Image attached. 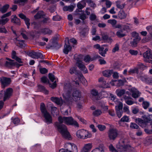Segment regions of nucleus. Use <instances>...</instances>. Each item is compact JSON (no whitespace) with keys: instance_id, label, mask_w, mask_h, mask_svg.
<instances>
[{"instance_id":"cd10ccee","label":"nucleus","mask_w":152,"mask_h":152,"mask_svg":"<svg viewBox=\"0 0 152 152\" xmlns=\"http://www.w3.org/2000/svg\"><path fill=\"white\" fill-rule=\"evenodd\" d=\"M118 30L116 33V34L117 36L120 38H121L125 36L126 34V33L124 30L122 28Z\"/></svg>"},{"instance_id":"4be33fe9","label":"nucleus","mask_w":152,"mask_h":152,"mask_svg":"<svg viewBox=\"0 0 152 152\" xmlns=\"http://www.w3.org/2000/svg\"><path fill=\"white\" fill-rule=\"evenodd\" d=\"M143 57L145 59H150L152 57V51L151 49H148L143 54Z\"/></svg>"},{"instance_id":"f03ea898","label":"nucleus","mask_w":152,"mask_h":152,"mask_svg":"<svg viewBox=\"0 0 152 152\" xmlns=\"http://www.w3.org/2000/svg\"><path fill=\"white\" fill-rule=\"evenodd\" d=\"M58 121L61 123H64L68 125H73L75 126L79 127V124L72 117L59 116L58 118Z\"/></svg>"},{"instance_id":"09e8293b","label":"nucleus","mask_w":152,"mask_h":152,"mask_svg":"<svg viewBox=\"0 0 152 152\" xmlns=\"http://www.w3.org/2000/svg\"><path fill=\"white\" fill-rule=\"evenodd\" d=\"M150 78L147 77V76L144 75L140 78V79L142 81L147 82V81H149Z\"/></svg>"},{"instance_id":"338daca9","label":"nucleus","mask_w":152,"mask_h":152,"mask_svg":"<svg viewBox=\"0 0 152 152\" xmlns=\"http://www.w3.org/2000/svg\"><path fill=\"white\" fill-rule=\"evenodd\" d=\"M109 148L111 151L112 152H118L117 150L111 144L109 146Z\"/></svg>"},{"instance_id":"c85d7f7f","label":"nucleus","mask_w":152,"mask_h":152,"mask_svg":"<svg viewBox=\"0 0 152 152\" xmlns=\"http://www.w3.org/2000/svg\"><path fill=\"white\" fill-rule=\"evenodd\" d=\"M102 39L106 42L108 43H111L112 39L110 37H109L105 33H103L102 34Z\"/></svg>"},{"instance_id":"39448f33","label":"nucleus","mask_w":152,"mask_h":152,"mask_svg":"<svg viewBox=\"0 0 152 152\" xmlns=\"http://www.w3.org/2000/svg\"><path fill=\"white\" fill-rule=\"evenodd\" d=\"M132 37L135 38L133 40L130 41V45L132 47H135L137 46V44L140 40V37L139 36L138 34L135 31H134L132 33Z\"/></svg>"},{"instance_id":"f3484780","label":"nucleus","mask_w":152,"mask_h":152,"mask_svg":"<svg viewBox=\"0 0 152 152\" xmlns=\"http://www.w3.org/2000/svg\"><path fill=\"white\" fill-rule=\"evenodd\" d=\"M76 67H72L69 69V72L71 75L75 74L76 75L79 76L80 77L83 76V75L80 73L79 71L77 70Z\"/></svg>"},{"instance_id":"c9c22d12","label":"nucleus","mask_w":152,"mask_h":152,"mask_svg":"<svg viewBox=\"0 0 152 152\" xmlns=\"http://www.w3.org/2000/svg\"><path fill=\"white\" fill-rule=\"evenodd\" d=\"M9 5L6 4L4 5L2 7L0 8V11L2 13H4L7 12L9 7Z\"/></svg>"},{"instance_id":"ea45409f","label":"nucleus","mask_w":152,"mask_h":152,"mask_svg":"<svg viewBox=\"0 0 152 152\" xmlns=\"http://www.w3.org/2000/svg\"><path fill=\"white\" fill-rule=\"evenodd\" d=\"M81 55H80L78 56L77 55H75L74 57V59L77 61V64L80 63V62H81Z\"/></svg>"},{"instance_id":"f704fd0d","label":"nucleus","mask_w":152,"mask_h":152,"mask_svg":"<svg viewBox=\"0 0 152 152\" xmlns=\"http://www.w3.org/2000/svg\"><path fill=\"white\" fill-rule=\"evenodd\" d=\"M126 14L123 11L119 12L118 14V17L121 19L125 18L126 17Z\"/></svg>"},{"instance_id":"6e6d98bb","label":"nucleus","mask_w":152,"mask_h":152,"mask_svg":"<svg viewBox=\"0 0 152 152\" xmlns=\"http://www.w3.org/2000/svg\"><path fill=\"white\" fill-rule=\"evenodd\" d=\"M40 72L42 74H45L48 72V70L45 68H42L39 69Z\"/></svg>"},{"instance_id":"f8f14e48","label":"nucleus","mask_w":152,"mask_h":152,"mask_svg":"<svg viewBox=\"0 0 152 152\" xmlns=\"http://www.w3.org/2000/svg\"><path fill=\"white\" fill-rule=\"evenodd\" d=\"M91 97L94 101H95L100 99L98 91L96 89H92L91 91Z\"/></svg>"},{"instance_id":"412c9836","label":"nucleus","mask_w":152,"mask_h":152,"mask_svg":"<svg viewBox=\"0 0 152 152\" xmlns=\"http://www.w3.org/2000/svg\"><path fill=\"white\" fill-rule=\"evenodd\" d=\"M77 66L79 69L85 73H86L88 72V71L85 65L83 64L82 61L80 62V63L77 64Z\"/></svg>"},{"instance_id":"a211bd4d","label":"nucleus","mask_w":152,"mask_h":152,"mask_svg":"<svg viewBox=\"0 0 152 152\" xmlns=\"http://www.w3.org/2000/svg\"><path fill=\"white\" fill-rule=\"evenodd\" d=\"M73 100L76 101L80 100L81 94L80 92L77 90L75 91L72 94Z\"/></svg>"},{"instance_id":"bf43d9fd","label":"nucleus","mask_w":152,"mask_h":152,"mask_svg":"<svg viewBox=\"0 0 152 152\" xmlns=\"http://www.w3.org/2000/svg\"><path fill=\"white\" fill-rule=\"evenodd\" d=\"M119 50V45L118 44H116L115 45V46L112 50V52L113 53H115L116 52L118 51Z\"/></svg>"},{"instance_id":"2f4dec72","label":"nucleus","mask_w":152,"mask_h":152,"mask_svg":"<svg viewBox=\"0 0 152 152\" xmlns=\"http://www.w3.org/2000/svg\"><path fill=\"white\" fill-rule=\"evenodd\" d=\"M113 73V70H108L103 71L102 73L104 76L106 77H110Z\"/></svg>"},{"instance_id":"37998d69","label":"nucleus","mask_w":152,"mask_h":152,"mask_svg":"<svg viewBox=\"0 0 152 152\" xmlns=\"http://www.w3.org/2000/svg\"><path fill=\"white\" fill-rule=\"evenodd\" d=\"M86 132L85 134H84V139H86L88 138H90L92 136L91 134L89 133L88 131L86 130Z\"/></svg>"},{"instance_id":"864d4df0","label":"nucleus","mask_w":152,"mask_h":152,"mask_svg":"<svg viewBox=\"0 0 152 152\" xmlns=\"http://www.w3.org/2000/svg\"><path fill=\"white\" fill-rule=\"evenodd\" d=\"M129 52L132 55L136 56L138 54V51L136 50L131 49L129 50Z\"/></svg>"},{"instance_id":"680f3d73","label":"nucleus","mask_w":152,"mask_h":152,"mask_svg":"<svg viewBox=\"0 0 152 152\" xmlns=\"http://www.w3.org/2000/svg\"><path fill=\"white\" fill-rule=\"evenodd\" d=\"M125 92V91L124 90H121L118 91L117 93V95L118 96L120 97L123 95L124 94Z\"/></svg>"},{"instance_id":"6e6552de","label":"nucleus","mask_w":152,"mask_h":152,"mask_svg":"<svg viewBox=\"0 0 152 152\" xmlns=\"http://www.w3.org/2000/svg\"><path fill=\"white\" fill-rule=\"evenodd\" d=\"M150 121V119L147 117L144 120L140 118L135 119L136 122L142 128L146 127L148 126V123Z\"/></svg>"},{"instance_id":"aec40b11","label":"nucleus","mask_w":152,"mask_h":152,"mask_svg":"<svg viewBox=\"0 0 152 152\" xmlns=\"http://www.w3.org/2000/svg\"><path fill=\"white\" fill-rule=\"evenodd\" d=\"M86 132V130L84 129L79 130L76 132L77 136L79 138L84 139V134Z\"/></svg>"},{"instance_id":"f257e3e1","label":"nucleus","mask_w":152,"mask_h":152,"mask_svg":"<svg viewBox=\"0 0 152 152\" xmlns=\"http://www.w3.org/2000/svg\"><path fill=\"white\" fill-rule=\"evenodd\" d=\"M63 123L56 122L54 124L55 126L58 131L64 138L70 139L71 136L68 132L67 127L65 125L63 124Z\"/></svg>"},{"instance_id":"6ab92c4d","label":"nucleus","mask_w":152,"mask_h":152,"mask_svg":"<svg viewBox=\"0 0 152 152\" xmlns=\"http://www.w3.org/2000/svg\"><path fill=\"white\" fill-rule=\"evenodd\" d=\"M132 93V96L134 98H136L139 97L140 94V93L136 88H133L131 89Z\"/></svg>"},{"instance_id":"2eb2a0df","label":"nucleus","mask_w":152,"mask_h":152,"mask_svg":"<svg viewBox=\"0 0 152 152\" xmlns=\"http://www.w3.org/2000/svg\"><path fill=\"white\" fill-rule=\"evenodd\" d=\"M123 99L125 102L128 105H132L134 103V102L131 100L132 97L129 96L124 95L123 96Z\"/></svg>"},{"instance_id":"a19ab883","label":"nucleus","mask_w":152,"mask_h":152,"mask_svg":"<svg viewBox=\"0 0 152 152\" xmlns=\"http://www.w3.org/2000/svg\"><path fill=\"white\" fill-rule=\"evenodd\" d=\"M142 106L144 109H147L149 106L150 103L147 101H143L142 103Z\"/></svg>"},{"instance_id":"bb28decb","label":"nucleus","mask_w":152,"mask_h":152,"mask_svg":"<svg viewBox=\"0 0 152 152\" xmlns=\"http://www.w3.org/2000/svg\"><path fill=\"white\" fill-rule=\"evenodd\" d=\"M104 145L102 144H100L98 147L96 148L91 152H104Z\"/></svg>"},{"instance_id":"7c9ffc66","label":"nucleus","mask_w":152,"mask_h":152,"mask_svg":"<svg viewBox=\"0 0 152 152\" xmlns=\"http://www.w3.org/2000/svg\"><path fill=\"white\" fill-rule=\"evenodd\" d=\"M39 90L40 92H42L45 94H48V91L46 89L45 87L41 85H39L38 86Z\"/></svg>"},{"instance_id":"20e7f679","label":"nucleus","mask_w":152,"mask_h":152,"mask_svg":"<svg viewBox=\"0 0 152 152\" xmlns=\"http://www.w3.org/2000/svg\"><path fill=\"white\" fill-rule=\"evenodd\" d=\"M125 139L122 137L120 139L118 143L116 145V148L118 151L121 152H124L126 149L129 145H125Z\"/></svg>"},{"instance_id":"49530a36","label":"nucleus","mask_w":152,"mask_h":152,"mask_svg":"<svg viewBox=\"0 0 152 152\" xmlns=\"http://www.w3.org/2000/svg\"><path fill=\"white\" fill-rule=\"evenodd\" d=\"M138 70L137 68H134L133 69H131L128 72L129 74L137 73H138Z\"/></svg>"},{"instance_id":"8fccbe9b","label":"nucleus","mask_w":152,"mask_h":152,"mask_svg":"<svg viewBox=\"0 0 152 152\" xmlns=\"http://www.w3.org/2000/svg\"><path fill=\"white\" fill-rule=\"evenodd\" d=\"M41 81L44 83H49V81L48 78L45 76L42 77L41 78Z\"/></svg>"},{"instance_id":"c756f323","label":"nucleus","mask_w":152,"mask_h":152,"mask_svg":"<svg viewBox=\"0 0 152 152\" xmlns=\"http://www.w3.org/2000/svg\"><path fill=\"white\" fill-rule=\"evenodd\" d=\"M115 27L116 28H122L124 31L129 29V26L126 25L117 24Z\"/></svg>"},{"instance_id":"9b49d317","label":"nucleus","mask_w":152,"mask_h":152,"mask_svg":"<svg viewBox=\"0 0 152 152\" xmlns=\"http://www.w3.org/2000/svg\"><path fill=\"white\" fill-rule=\"evenodd\" d=\"M42 115L44 118L43 121L47 124H49L52 123V117L49 112H47L42 114Z\"/></svg>"},{"instance_id":"4d7b16f0","label":"nucleus","mask_w":152,"mask_h":152,"mask_svg":"<svg viewBox=\"0 0 152 152\" xmlns=\"http://www.w3.org/2000/svg\"><path fill=\"white\" fill-rule=\"evenodd\" d=\"M116 113L119 118H120L122 116L123 112L122 110H116Z\"/></svg>"},{"instance_id":"393cba45","label":"nucleus","mask_w":152,"mask_h":152,"mask_svg":"<svg viewBox=\"0 0 152 152\" xmlns=\"http://www.w3.org/2000/svg\"><path fill=\"white\" fill-rule=\"evenodd\" d=\"M45 16V14L42 11H39L37 14L34 16L35 19H37L43 18Z\"/></svg>"},{"instance_id":"0eeeda50","label":"nucleus","mask_w":152,"mask_h":152,"mask_svg":"<svg viewBox=\"0 0 152 152\" xmlns=\"http://www.w3.org/2000/svg\"><path fill=\"white\" fill-rule=\"evenodd\" d=\"M109 139L111 140H114L118 135V130L115 129H110L108 132Z\"/></svg>"},{"instance_id":"b1692460","label":"nucleus","mask_w":152,"mask_h":152,"mask_svg":"<svg viewBox=\"0 0 152 152\" xmlns=\"http://www.w3.org/2000/svg\"><path fill=\"white\" fill-rule=\"evenodd\" d=\"M52 31L48 28H45L42 29L40 31H38L36 32L37 34H39L40 32L44 34H50L52 33Z\"/></svg>"},{"instance_id":"a18cd8bd","label":"nucleus","mask_w":152,"mask_h":152,"mask_svg":"<svg viewBox=\"0 0 152 152\" xmlns=\"http://www.w3.org/2000/svg\"><path fill=\"white\" fill-rule=\"evenodd\" d=\"M28 0H16L14 1V3L15 4H19L20 5V3H24L27 1Z\"/></svg>"},{"instance_id":"5fc2aeb1","label":"nucleus","mask_w":152,"mask_h":152,"mask_svg":"<svg viewBox=\"0 0 152 152\" xmlns=\"http://www.w3.org/2000/svg\"><path fill=\"white\" fill-rule=\"evenodd\" d=\"M96 18V15L95 14L93 13L91 14L89 17L91 21L95 20Z\"/></svg>"},{"instance_id":"5701e85b","label":"nucleus","mask_w":152,"mask_h":152,"mask_svg":"<svg viewBox=\"0 0 152 152\" xmlns=\"http://www.w3.org/2000/svg\"><path fill=\"white\" fill-rule=\"evenodd\" d=\"M11 21L12 23L17 25L20 24V19L18 18L16 15H12L11 17Z\"/></svg>"},{"instance_id":"774afa93","label":"nucleus","mask_w":152,"mask_h":152,"mask_svg":"<svg viewBox=\"0 0 152 152\" xmlns=\"http://www.w3.org/2000/svg\"><path fill=\"white\" fill-rule=\"evenodd\" d=\"M146 29L149 32L150 35L152 36V27L151 26H147Z\"/></svg>"},{"instance_id":"0e129e2a","label":"nucleus","mask_w":152,"mask_h":152,"mask_svg":"<svg viewBox=\"0 0 152 152\" xmlns=\"http://www.w3.org/2000/svg\"><path fill=\"white\" fill-rule=\"evenodd\" d=\"M99 105L102 107V108L104 110V111H107L108 109V106H105L104 104H103L101 102L99 103Z\"/></svg>"},{"instance_id":"ddd939ff","label":"nucleus","mask_w":152,"mask_h":152,"mask_svg":"<svg viewBox=\"0 0 152 152\" xmlns=\"http://www.w3.org/2000/svg\"><path fill=\"white\" fill-rule=\"evenodd\" d=\"M12 92L13 89L12 88L7 89L6 91H4V101H5L7 99H8L12 96Z\"/></svg>"},{"instance_id":"4c0bfd02","label":"nucleus","mask_w":152,"mask_h":152,"mask_svg":"<svg viewBox=\"0 0 152 152\" xmlns=\"http://www.w3.org/2000/svg\"><path fill=\"white\" fill-rule=\"evenodd\" d=\"M74 7L72 6H64L63 8V10L64 11H68L69 12H72L73 10Z\"/></svg>"},{"instance_id":"e2e57ef3","label":"nucleus","mask_w":152,"mask_h":152,"mask_svg":"<svg viewBox=\"0 0 152 152\" xmlns=\"http://www.w3.org/2000/svg\"><path fill=\"white\" fill-rule=\"evenodd\" d=\"M107 22L108 23L111 24L113 26L115 25L117 23L116 20L115 19L109 20Z\"/></svg>"},{"instance_id":"69168bd1","label":"nucleus","mask_w":152,"mask_h":152,"mask_svg":"<svg viewBox=\"0 0 152 152\" xmlns=\"http://www.w3.org/2000/svg\"><path fill=\"white\" fill-rule=\"evenodd\" d=\"M91 58L89 55L86 56L84 58V61L86 62H89L91 61Z\"/></svg>"},{"instance_id":"c03bdc74","label":"nucleus","mask_w":152,"mask_h":152,"mask_svg":"<svg viewBox=\"0 0 152 152\" xmlns=\"http://www.w3.org/2000/svg\"><path fill=\"white\" fill-rule=\"evenodd\" d=\"M48 77L50 80L52 82H53L54 80L56 79L55 76L52 73H49L48 74Z\"/></svg>"},{"instance_id":"1a4fd4ad","label":"nucleus","mask_w":152,"mask_h":152,"mask_svg":"<svg viewBox=\"0 0 152 152\" xmlns=\"http://www.w3.org/2000/svg\"><path fill=\"white\" fill-rule=\"evenodd\" d=\"M67 149V152H78V150L76 145L74 143H66L65 145Z\"/></svg>"},{"instance_id":"4468645a","label":"nucleus","mask_w":152,"mask_h":152,"mask_svg":"<svg viewBox=\"0 0 152 152\" xmlns=\"http://www.w3.org/2000/svg\"><path fill=\"white\" fill-rule=\"evenodd\" d=\"M72 47L70 46L69 40L67 39V41H66L65 44L64 46L63 50V53L66 54H67L69 51L72 50Z\"/></svg>"},{"instance_id":"72a5a7b5","label":"nucleus","mask_w":152,"mask_h":152,"mask_svg":"<svg viewBox=\"0 0 152 152\" xmlns=\"http://www.w3.org/2000/svg\"><path fill=\"white\" fill-rule=\"evenodd\" d=\"M40 110L42 114L48 112L46 108L45 105L43 103H41Z\"/></svg>"},{"instance_id":"a878e982","label":"nucleus","mask_w":152,"mask_h":152,"mask_svg":"<svg viewBox=\"0 0 152 152\" xmlns=\"http://www.w3.org/2000/svg\"><path fill=\"white\" fill-rule=\"evenodd\" d=\"M51 100L58 104H62V99L61 98H59L57 97H51Z\"/></svg>"},{"instance_id":"052dcab7","label":"nucleus","mask_w":152,"mask_h":152,"mask_svg":"<svg viewBox=\"0 0 152 152\" xmlns=\"http://www.w3.org/2000/svg\"><path fill=\"white\" fill-rule=\"evenodd\" d=\"M27 26V28L28 29L29 28V26L30 25V20L29 19L26 18L24 20Z\"/></svg>"},{"instance_id":"de8ad7c7","label":"nucleus","mask_w":152,"mask_h":152,"mask_svg":"<svg viewBox=\"0 0 152 152\" xmlns=\"http://www.w3.org/2000/svg\"><path fill=\"white\" fill-rule=\"evenodd\" d=\"M13 123L16 125H17L20 122V120L18 118H12Z\"/></svg>"},{"instance_id":"13d9d810","label":"nucleus","mask_w":152,"mask_h":152,"mask_svg":"<svg viewBox=\"0 0 152 152\" xmlns=\"http://www.w3.org/2000/svg\"><path fill=\"white\" fill-rule=\"evenodd\" d=\"M99 130L102 131L106 129V126L104 125H98L97 126Z\"/></svg>"},{"instance_id":"7ed1b4c3","label":"nucleus","mask_w":152,"mask_h":152,"mask_svg":"<svg viewBox=\"0 0 152 152\" xmlns=\"http://www.w3.org/2000/svg\"><path fill=\"white\" fill-rule=\"evenodd\" d=\"M64 90L65 92H67V94H63V97L68 101L72 100L71 99V97L70 96V93L72 90V87L70 83H66L64 87Z\"/></svg>"},{"instance_id":"603ef678","label":"nucleus","mask_w":152,"mask_h":152,"mask_svg":"<svg viewBox=\"0 0 152 152\" xmlns=\"http://www.w3.org/2000/svg\"><path fill=\"white\" fill-rule=\"evenodd\" d=\"M120 121L123 122H128L129 121V118L126 116H124L121 118Z\"/></svg>"},{"instance_id":"9d476101","label":"nucleus","mask_w":152,"mask_h":152,"mask_svg":"<svg viewBox=\"0 0 152 152\" xmlns=\"http://www.w3.org/2000/svg\"><path fill=\"white\" fill-rule=\"evenodd\" d=\"M11 82L10 78L7 77H0V82L1 87L4 88L6 86H9Z\"/></svg>"},{"instance_id":"423d86ee","label":"nucleus","mask_w":152,"mask_h":152,"mask_svg":"<svg viewBox=\"0 0 152 152\" xmlns=\"http://www.w3.org/2000/svg\"><path fill=\"white\" fill-rule=\"evenodd\" d=\"M27 55L33 58H40L42 59L44 58L43 54L41 53L35 52L34 50L28 51L27 53Z\"/></svg>"},{"instance_id":"3c124183","label":"nucleus","mask_w":152,"mask_h":152,"mask_svg":"<svg viewBox=\"0 0 152 152\" xmlns=\"http://www.w3.org/2000/svg\"><path fill=\"white\" fill-rule=\"evenodd\" d=\"M130 127L133 129H138L139 126L137 124L133 123H131Z\"/></svg>"},{"instance_id":"473e14b6","label":"nucleus","mask_w":152,"mask_h":152,"mask_svg":"<svg viewBox=\"0 0 152 152\" xmlns=\"http://www.w3.org/2000/svg\"><path fill=\"white\" fill-rule=\"evenodd\" d=\"M89 28L88 26H86L83 29H82L80 34L83 36H85L89 31Z\"/></svg>"},{"instance_id":"dca6fc26","label":"nucleus","mask_w":152,"mask_h":152,"mask_svg":"<svg viewBox=\"0 0 152 152\" xmlns=\"http://www.w3.org/2000/svg\"><path fill=\"white\" fill-rule=\"evenodd\" d=\"M6 59L8 60L5 62V66L9 68H11L14 66L15 61L10 59L9 58H6Z\"/></svg>"},{"instance_id":"58836bf2","label":"nucleus","mask_w":152,"mask_h":152,"mask_svg":"<svg viewBox=\"0 0 152 152\" xmlns=\"http://www.w3.org/2000/svg\"><path fill=\"white\" fill-rule=\"evenodd\" d=\"M126 149L124 151L126 152H136L135 149L134 148L130 146V145L127 147Z\"/></svg>"},{"instance_id":"e433bc0d","label":"nucleus","mask_w":152,"mask_h":152,"mask_svg":"<svg viewBox=\"0 0 152 152\" xmlns=\"http://www.w3.org/2000/svg\"><path fill=\"white\" fill-rule=\"evenodd\" d=\"M92 144L90 143H88L85 144L83 149L89 152L92 148Z\"/></svg>"},{"instance_id":"79ce46f5","label":"nucleus","mask_w":152,"mask_h":152,"mask_svg":"<svg viewBox=\"0 0 152 152\" xmlns=\"http://www.w3.org/2000/svg\"><path fill=\"white\" fill-rule=\"evenodd\" d=\"M102 111L98 109L95 110L93 113V114L95 116L99 115L102 113Z\"/></svg>"}]
</instances>
